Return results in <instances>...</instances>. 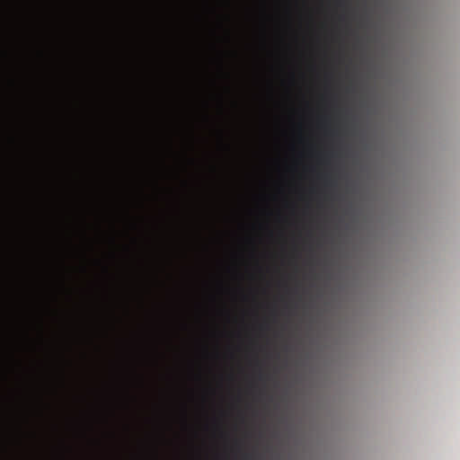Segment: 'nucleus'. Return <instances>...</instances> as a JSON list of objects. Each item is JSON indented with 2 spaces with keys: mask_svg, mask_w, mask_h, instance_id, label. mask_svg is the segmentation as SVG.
<instances>
[{
  "mask_svg": "<svg viewBox=\"0 0 460 460\" xmlns=\"http://www.w3.org/2000/svg\"><path fill=\"white\" fill-rule=\"evenodd\" d=\"M339 131L328 129L325 131V138L319 145H316L315 128L311 130V141L307 142L306 137L300 128L294 129L289 136L283 154L291 159H299L308 156L312 162V169L308 171L298 170H275V171H185L179 169L177 165V128H174V170L173 171H0V172H330L329 171H316L314 162L328 161L336 157L341 151V144L338 139Z\"/></svg>",
  "mask_w": 460,
  "mask_h": 460,
  "instance_id": "1",
  "label": "nucleus"
},
{
  "mask_svg": "<svg viewBox=\"0 0 460 460\" xmlns=\"http://www.w3.org/2000/svg\"><path fill=\"white\" fill-rule=\"evenodd\" d=\"M309 176L311 180V198L314 202L315 198V180L316 176L323 174H136V176H174V218L177 217V190L176 183L180 176Z\"/></svg>",
  "mask_w": 460,
  "mask_h": 460,
  "instance_id": "2",
  "label": "nucleus"
},
{
  "mask_svg": "<svg viewBox=\"0 0 460 460\" xmlns=\"http://www.w3.org/2000/svg\"><path fill=\"white\" fill-rule=\"evenodd\" d=\"M219 146L223 148L228 149L230 147V145L226 143L222 135L219 136Z\"/></svg>",
  "mask_w": 460,
  "mask_h": 460,
  "instance_id": "4",
  "label": "nucleus"
},
{
  "mask_svg": "<svg viewBox=\"0 0 460 460\" xmlns=\"http://www.w3.org/2000/svg\"><path fill=\"white\" fill-rule=\"evenodd\" d=\"M205 141L206 140L204 138L198 137L196 134H194V133L191 134V137H190L191 146L194 147V146H199L201 144H204Z\"/></svg>",
  "mask_w": 460,
  "mask_h": 460,
  "instance_id": "3",
  "label": "nucleus"
}]
</instances>
